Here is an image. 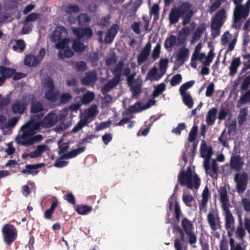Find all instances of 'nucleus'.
Returning <instances> with one entry per match:
<instances>
[{
	"instance_id": "obj_1",
	"label": "nucleus",
	"mask_w": 250,
	"mask_h": 250,
	"mask_svg": "<svg viewBox=\"0 0 250 250\" xmlns=\"http://www.w3.org/2000/svg\"><path fill=\"white\" fill-rule=\"evenodd\" d=\"M192 4L188 1H183L177 6L172 7L169 13L168 20L170 24L178 22L182 19V25L186 26L190 21L194 12L192 8Z\"/></svg>"
},
{
	"instance_id": "obj_2",
	"label": "nucleus",
	"mask_w": 250,
	"mask_h": 250,
	"mask_svg": "<svg viewBox=\"0 0 250 250\" xmlns=\"http://www.w3.org/2000/svg\"><path fill=\"white\" fill-rule=\"evenodd\" d=\"M201 156L205 159L204 167L206 173L209 175L212 179H216L218 178V166L215 160L211 161V165L210 160L213 154L211 146H208L205 140H202L200 147Z\"/></svg>"
},
{
	"instance_id": "obj_3",
	"label": "nucleus",
	"mask_w": 250,
	"mask_h": 250,
	"mask_svg": "<svg viewBox=\"0 0 250 250\" xmlns=\"http://www.w3.org/2000/svg\"><path fill=\"white\" fill-rule=\"evenodd\" d=\"M178 182L182 186H186L190 189H197L199 188L201 180L198 175L194 173L192 174L191 168L187 167L186 171L181 170L178 174Z\"/></svg>"
},
{
	"instance_id": "obj_4",
	"label": "nucleus",
	"mask_w": 250,
	"mask_h": 250,
	"mask_svg": "<svg viewBox=\"0 0 250 250\" xmlns=\"http://www.w3.org/2000/svg\"><path fill=\"white\" fill-rule=\"evenodd\" d=\"M124 66L123 61H119L114 68L111 70L114 77L109 80L104 86V92H108L111 89L116 87L121 81L122 73Z\"/></svg>"
},
{
	"instance_id": "obj_5",
	"label": "nucleus",
	"mask_w": 250,
	"mask_h": 250,
	"mask_svg": "<svg viewBox=\"0 0 250 250\" xmlns=\"http://www.w3.org/2000/svg\"><path fill=\"white\" fill-rule=\"evenodd\" d=\"M2 232L3 241L7 246H10L17 238V230L13 225H5L2 229Z\"/></svg>"
},
{
	"instance_id": "obj_6",
	"label": "nucleus",
	"mask_w": 250,
	"mask_h": 250,
	"mask_svg": "<svg viewBox=\"0 0 250 250\" xmlns=\"http://www.w3.org/2000/svg\"><path fill=\"white\" fill-rule=\"evenodd\" d=\"M181 226L183 230L188 236L189 244H195L197 242V236L193 231L194 226L192 222L187 217H184L181 221Z\"/></svg>"
},
{
	"instance_id": "obj_7",
	"label": "nucleus",
	"mask_w": 250,
	"mask_h": 250,
	"mask_svg": "<svg viewBox=\"0 0 250 250\" xmlns=\"http://www.w3.org/2000/svg\"><path fill=\"white\" fill-rule=\"evenodd\" d=\"M44 86L46 88L44 98L48 101L54 103L57 101L59 95L58 90H55L54 82L51 78H48L44 83Z\"/></svg>"
},
{
	"instance_id": "obj_8",
	"label": "nucleus",
	"mask_w": 250,
	"mask_h": 250,
	"mask_svg": "<svg viewBox=\"0 0 250 250\" xmlns=\"http://www.w3.org/2000/svg\"><path fill=\"white\" fill-rule=\"evenodd\" d=\"M235 5V7L233 12L234 21L236 22L239 21L242 19H246L250 11L249 1H247L244 5L241 3Z\"/></svg>"
},
{
	"instance_id": "obj_9",
	"label": "nucleus",
	"mask_w": 250,
	"mask_h": 250,
	"mask_svg": "<svg viewBox=\"0 0 250 250\" xmlns=\"http://www.w3.org/2000/svg\"><path fill=\"white\" fill-rule=\"evenodd\" d=\"M248 180V174L246 172L235 173L234 181L236 183V189L239 193H243L246 189Z\"/></svg>"
},
{
	"instance_id": "obj_10",
	"label": "nucleus",
	"mask_w": 250,
	"mask_h": 250,
	"mask_svg": "<svg viewBox=\"0 0 250 250\" xmlns=\"http://www.w3.org/2000/svg\"><path fill=\"white\" fill-rule=\"evenodd\" d=\"M72 31L78 39H82L83 41H88L93 35V31L90 27H73Z\"/></svg>"
},
{
	"instance_id": "obj_11",
	"label": "nucleus",
	"mask_w": 250,
	"mask_h": 250,
	"mask_svg": "<svg viewBox=\"0 0 250 250\" xmlns=\"http://www.w3.org/2000/svg\"><path fill=\"white\" fill-rule=\"evenodd\" d=\"M60 120L58 116L54 112L48 113L42 120L43 127L49 128L53 126Z\"/></svg>"
},
{
	"instance_id": "obj_12",
	"label": "nucleus",
	"mask_w": 250,
	"mask_h": 250,
	"mask_svg": "<svg viewBox=\"0 0 250 250\" xmlns=\"http://www.w3.org/2000/svg\"><path fill=\"white\" fill-rule=\"evenodd\" d=\"M244 162L242 158L239 155H232L229 161L230 168L237 173L242 169Z\"/></svg>"
},
{
	"instance_id": "obj_13",
	"label": "nucleus",
	"mask_w": 250,
	"mask_h": 250,
	"mask_svg": "<svg viewBox=\"0 0 250 250\" xmlns=\"http://www.w3.org/2000/svg\"><path fill=\"white\" fill-rule=\"evenodd\" d=\"M15 72V69L5 66L0 65V86H1L7 79L12 77Z\"/></svg>"
},
{
	"instance_id": "obj_14",
	"label": "nucleus",
	"mask_w": 250,
	"mask_h": 250,
	"mask_svg": "<svg viewBox=\"0 0 250 250\" xmlns=\"http://www.w3.org/2000/svg\"><path fill=\"white\" fill-rule=\"evenodd\" d=\"M227 18L226 11L224 8L218 10L212 19L211 24L216 26H222Z\"/></svg>"
},
{
	"instance_id": "obj_15",
	"label": "nucleus",
	"mask_w": 250,
	"mask_h": 250,
	"mask_svg": "<svg viewBox=\"0 0 250 250\" xmlns=\"http://www.w3.org/2000/svg\"><path fill=\"white\" fill-rule=\"evenodd\" d=\"M207 221L211 229L214 231L221 227L220 217L217 215L215 216L211 212L208 213Z\"/></svg>"
},
{
	"instance_id": "obj_16",
	"label": "nucleus",
	"mask_w": 250,
	"mask_h": 250,
	"mask_svg": "<svg viewBox=\"0 0 250 250\" xmlns=\"http://www.w3.org/2000/svg\"><path fill=\"white\" fill-rule=\"evenodd\" d=\"M44 166L45 164L43 163L34 165L27 164L25 166L26 169H23L21 170V173L23 174H31L35 176L39 172L38 169L44 167Z\"/></svg>"
},
{
	"instance_id": "obj_17",
	"label": "nucleus",
	"mask_w": 250,
	"mask_h": 250,
	"mask_svg": "<svg viewBox=\"0 0 250 250\" xmlns=\"http://www.w3.org/2000/svg\"><path fill=\"white\" fill-rule=\"evenodd\" d=\"M151 47V43L149 42H147L140 53L138 55L137 62L139 64H141L147 59L150 55Z\"/></svg>"
},
{
	"instance_id": "obj_18",
	"label": "nucleus",
	"mask_w": 250,
	"mask_h": 250,
	"mask_svg": "<svg viewBox=\"0 0 250 250\" xmlns=\"http://www.w3.org/2000/svg\"><path fill=\"white\" fill-rule=\"evenodd\" d=\"M164 75V72H161L156 66L151 68L146 76V80H150L151 82L157 81Z\"/></svg>"
},
{
	"instance_id": "obj_19",
	"label": "nucleus",
	"mask_w": 250,
	"mask_h": 250,
	"mask_svg": "<svg viewBox=\"0 0 250 250\" xmlns=\"http://www.w3.org/2000/svg\"><path fill=\"white\" fill-rule=\"evenodd\" d=\"M20 130L22 131V133L17 137V143L22 146H30V145H24L23 143L26 142L28 139H30L32 137V135H34L35 132H32V131L28 129H21V127Z\"/></svg>"
},
{
	"instance_id": "obj_20",
	"label": "nucleus",
	"mask_w": 250,
	"mask_h": 250,
	"mask_svg": "<svg viewBox=\"0 0 250 250\" xmlns=\"http://www.w3.org/2000/svg\"><path fill=\"white\" fill-rule=\"evenodd\" d=\"M67 29L62 26H59L56 27L53 32L51 39L52 41L56 42L61 40L63 37L67 35Z\"/></svg>"
},
{
	"instance_id": "obj_21",
	"label": "nucleus",
	"mask_w": 250,
	"mask_h": 250,
	"mask_svg": "<svg viewBox=\"0 0 250 250\" xmlns=\"http://www.w3.org/2000/svg\"><path fill=\"white\" fill-rule=\"evenodd\" d=\"M41 127H43L42 121L37 122L34 119H31L26 124L21 126V129H28L32 131V132H35L36 130H39Z\"/></svg>"
},
{
	"instance_id": "obj_22",
	"label": "nucleus",
	"mask_w": 250,
	"mask_h": 250,
	"mask_svg": "<svg viewBox=\"0 0 250 250\" xmlns=\"http://www.w3.org/2000/svg\"><path fill=\"white\" fill-rule=\"evenodd\" d=\"M210 196L209 190L207 187H206L202 194V200L199 203V210L200 212H206L207 211V204Z\"/></svg>"
},
{
	"instance_id": "obj_23",
	"label": "nucleus",
	"mask_w": 250,
	"mask_h": 250,
	"mask_svg": "<svg viewBox=\"0 0 250 250\" xmlns=\"http://www.w3.org/2000/svg\"><path fill=\"white\" fill-rule=\"evenodd\" d=\"M226 211L225 228L228 231L234 230V218L229 208L224 209Z\"/></svg>"
},
{
	"instance_id": "obj_24",
	"label": "nucleus",
	"mask_w": 250,
	"mask_h": 250,
	"mask_svg": "<svg viewBox=\"0 0 250 250\" xmlns=\"http://www.w3.org/2000/svg\"><path fill=\"white\" fill-rule=\"evenodd\" d=\"M219 193L220 194V200L222 204V208L223 209L228 208V205L229 204V200L226 188L225 187H221Z\"/></svg>"
},
{
	"instance_id": "obj_25",
	"label": "nucleus",
	"mask_w": 250,
	"mask_h": 250,
	"mask_svg": "<svg viewBox=\"0 0 250 250\" xmlns=\"http://www.w3.org/2000/svg\"><path fill=\"white\" fill-rule=\"evenodd\" d=\"M27 105V103L21 102L20 101H17L12 106V111L15 114H21L25 110Z\"/></svg>"
},
{
	"instance_id": "obj_26",
	"label": "nucleus",
	"mask_w": 250,
	"mask_h": 250,
	"mask_svg": "<svg viewBox=\"0 0 250 250\" xmlns=\"http://www.w3.org/2000/svg\"><path fill=\"white\" fill-rule=\"evenodd\" d=\"M59 202L55 197L51 199V204L50 208L46 210L44 213V217L46 219H51L52 215L54 212L55 208L58 206Z\"/></svg>"
},
{
	"instance_id": "obj_27",
	"label": "nucleus",
	"mask_w": 250,
	"mask_h": 250,
	"mask_svg": "<svg viewBox=\"0 0 250 250\" xmlns=\"http://www.w3.org/2000/svg\"><path fill=\"white\" fill-rule=\"evenodd\" d=\"M85 149V146L79 147L73 149L68 153H65L62 155L60 159H70L76 157L79 154L83 152Z\"/></svg>"
},
{
	"instance_id": "obj_28",
	"label": "nucleus",
	"mask_w": 250,
	"mask_h": 250,
	"mask_svg": "<svg viewBox=\"0 0 250 250\" xmlns=\"http://www.w3.org/2000/svg\"><path fill=\"white\" fill-rule=\"evenodd\" d=\"M241 63V62L240 57L235 58L232 60L229 67V75L234 76L235 74H236L237 69L240 66Z\"/></svg>"
},
{
	"instance_id": "obj_29",
	"label": "nucleus",
	"mask_w": 250,
	"mask_h": 250,
	"mask_svg": "<svg viewBox=\"0 0 250 250\" xmlns=\"http://www.w3.org/2000/svg\"><path fill=\"white\" fill-rule=\"evenodd\" d=\"M206 30V26L205 23L203 22L200 24L193 34L191 39L192 42L199 40Z\"/></svg>"
},
{
	"instance_id": "obj_30",
	"label": "nucleus",
	"mask_w": 250,
	"mask_h": 250,
	"mask_svg": "<svg viewBox=\"0 0 250 250\" xmlns=\"http://www.w3.org/2000/svg\"><path fill=\"white\" fill-rule=\"evenodd\" d=\"M217 112V109L215 107H213L208 111L206 116V122L208 125H211L214 123Z\"/></svg>"
},
{
	"instance_id": "obj_31",
	"label": "nucleus",
	"mask_w": 250,
	"mask_h": 250,
	"mask_svg": "<svg viewBox=\"0 0 250 250\" xmlns=\"http://www.w3.org/2000/svg\"><path fill=\"white\" fill-rule=\"evenodd\" d=\"M97 75L94 72H90L87 73L85 77L82 80V83L84 85H88L95 82L97 80Z\"/></svg>"
},
{
	"instance_id": "obj_32",
	"label": "nucleus",
	"mask_w": 250,
	"mask_h": 250,
	"mask_svg": "<svg viewBox=\"0 0 250 250\" xmlns=\"http://www.w3.org/2000/svg\"><path fill=\"white\" fill-rule=\"evenodd\" d=\"M189 51L186 48H181L180 49L176 57L177 62H181L183 63L188 57Z\"/></svg>"
},
{
	"instance_id": "obj_33",
	"label": "nucleus",
	"mask_w": 250,
	"mask_h": 250,
	"mask_svg": "<svg viewBox=\"0 0 250 250\" xmlns=\"http://www.w3.org/2000/svg\"><path fill=\"white\" fill-rule=\"evenodd\" d=\"M86 46L79 41V39H74L72 45V49L76 52L82 53L84 51Z\"/></svg>"
},
{
	"instance_id": "obj_34",
	"label": "nucleus",
	"mask_w": 250,
	"mask_h": 250,
	"mask_svg": "<svg viewBox=\"0 0 250 250\" xmlns=\"http://www.w3.org/2000/svg\"><path fill=\"white\" fill-rule=\"evenodd\" d=\"M73 55L74 52L69 47H67L64 49L59 50L58 54V57L62 59L70 58Z\"/></svg>"
},
{
	"instance_id": "obj_35",
	"label": "nucleus",
	"mask_w": 250,
	"mask_h": 250,
	"mask_svg": "<svg viewBox=\"0 0 250 250\" xmlns=\"http://www.w3.org/2000/svg\"><path fill=\"white\" fill-rule=\"evenodd\" d=\"M177 42L176 37L174 35H171L167 37L165 42L164 46L166 49L172 48Z\"/></svg>"
},
{
	"instance_id": "obj_36",
	"label": "nucleus",
	"mask_w": 250,
	"mask_h": 250,
	"mask_svg": "<svg viewBox=\"0 0 250 250\" xmlns=\"http://www.w3.org/2000/svg\"><path fill=\"white\" fill-rule=\"evenodd\" d=\"M182 97L184 104L189 108H191L193 105L194 102L192 97L189 93L180 94Z\"/></svg>"
},
{
	"instance_id": "obj_37",
	"label": "nucleus",
	"mask_w": 250,
	"mask_h": 250,
	"mask_svg": "<svg viewBox=\"0 0 250 250\" xmlns=\"http://www.w3.org/2000/svg\"><path fill=\"white\" fill-rule=\"evenodd\" d=\"M129 87L132 93V98H138L142 92V83L132 85Z\"/></svg>"
},
{
	"instance_id": "obj_38",
	"label": "nucleus",
	"mask_w": 250,
	"mask_h": 250,
	"mask_svg": "<svg viewBox=\"0 0 250 250\" xmlns=\"http://www.w3.org/2000/svg\"><path fill=\"white\" fill-rule=\"evenodd\" d=\"M44 110L43 104L40 101H37L30 106V112L32 113H37Z\"/></svg>"
},
{
	"instance_id": "obj_39",
	"label": "nucleus",
	"mask_w": 250,
	"mask_h": 250,
	"mask_svg": "<svg viewBox=\"0 0 250 250\" xmlns=\"http://www.w3.org/2000/svg\"><path fill=\"white\" fill-rule=\"evenodd\" d=\"M90 19L85 13L81 14L78 17V23L81 26L87 25L89 23Z\"/></svg>"
},
{
	"instance_id": "obj_40",
	"label": "nucleus",
	"mask_w": 250,
	"mask_h": 250,
	"mask_svg": "<svg viewBox=\"0 0 250 250\" xmlns=\"http://www.w3.org/2000/svg\"><path fill=\"white\" fill-rule=\"evenodd\" d=\"M182 199L185 205L188 207H192L193 203H195V199L192 195L184 194Z\"/></svg>"
},
{
	"instance_id": "obj_41",
	"label": "nucleus",
	"mask_w": 250,
	"mask_h": 250,
	"mask_svg": "<svg viewBox=\"0 0 250 250\" xmlns=\"http://www.w3.org/2000/svg\"><path fill=\"white\" fill-rule=\"evenodd\" d=\"M95 98V94L92 92H89L85 94L81 98V102L83 104H87L92 102Z\"/></svg>"
},
{
	"instance_id": "obj_42",
	"label": "nucleus",
	"mask_w": 250,
	"mask_h": 250,
	"mask_svg": "<svg viewBox=\"0 0 250 250\" xmlns=\"http://www.w3.org/2000/svg\"><path fill=\"white\" fill-rule=\"evenodd\" d=\"M92 209L91 206L80 205L77 207L76 210L80 214H85L91 212Z\"/></svg>"
},
{
	"instance_id": "obj_43",
	"label": "nucleus",
	"mask_w": 250,
	"mask_h": 250,
	"mask_svg": "<svg viewBox=\"0 0 250 250\" xmlns=\"http://www.w3.org/2000/svg\"><path fill=\"white\" fill-rule=\"evenodd\" d=\"M166 89V84L165 83H162L158 84L155 87V89L153 92L152 96L154 98L158 97Z\"/></svg>"
},
{
	"instance_id": "obj_44",
	"label": "nucleus",
	"mask_w": 250,
	"mask_h": 250,
	"mask_svg": "<svg viewBox=\"0 0 250 250\" xmlns=\"http://www.w3.org/2000/svg\"><path fill=\"white\" fill-rule=\"evenodd\" d=\"M195 83L194 80L188 81L184 84H183L179 88L180 94H185L187 93L186 90L191 88Z\"/></svg>"
},
{
	"instance_id": "obj_45",
	"label": "nucleus",
	"mask_w": 250,
	"mask_h": 250,
	"mask_svg": "<svg viewBox=\"0 0 250 250\" xmlns=\"http://www.w3.org/2000/svg\"><path fill=\"white\" fill-rule=\"evenodd\" d=\"M198 127L197 125H194L191 129L188 137V141L189 142H194L196 138Z\"/></svg>"
},
{
	"instance_id": "obj_46",
	"label": "nucleus",
	"mask_w": 250,
	"mask_h": 250,
	"mask_svg": "<svg viewBox=\"0 0 250 250\" xmlns=\"http://www.w3.org/2000/svg\"><path fill=\"white\" fill-rule=\"evenodd\" d=\"M74 67L78 72H84L87 69L86 63L83 61L76 62Z\"/></svg>"
},
{
	"instance_id": "obj_47",
	"label": "nucleus",
	"mask_w": 250,
	"mask_h": 250,
	"mask_svg": "<svg viewBox=\"0 0 250 250\" xmlns=\"http://www.w3.org/2000/svg\"><path fill=\"white\" fill-rule=\"evenodd\" d=\"M43 139V137L41 134L38 135H32V137L30 139H28L26 142H24V145H31L36 142H40Z\"/></svg>"
},
{
	"instance_id": "obj_48",
	"label": "nucleus",
	"mask_w": 250,
	"mask_h": 250,
	"mask_svg": "<svg viewBox=\"0 0 250 250\" xmlns=\"http://www.w3.org/2000/svg\"><path fill=\"white\" fill-rule=\"evenodd\" d=\"M244 78L242 82L240 89L242 90L246 91L249 90L248 88L250 86V75H244Z\"/></svg>"
},
{
	"instance_id": "obj_49",
	"label": "nucleus",
	"mask_w": 250,
	"mask_h": 250,
	"mask_svg": "<svg viewBox=\"0 0 250 250\" xmlns=\"http://www.w3.org/2000/svg\"><path fill=\"white\" fill-rule=\"evenodd\" d=\"M97 113V106L96 105H91L87 110L86 113L87 118H94Z\"/></svg>"
},
{
	"instance_id": "obj_50",
	"label": "nucleus",
	"mask_w": 250,
	"mask_h": 250,
	"mask_svg": "<svg viewBox=\"0 0 250 250\" xmlns=\"http://www.w3.org/2000/svg\"><path fill=\"white\" fill-rule=\"evenodd\" d=\"M168 60L167 58H162L160 59L159 64V70L161 72H164V74L166 72V70L167 67V64Z\"/></svg>"
},
{
	"instance_id": "obj_51",
	"label": "nucleus",
	"mask_w": 250,
	"mask_h": 250,
	"mask_svg": "<svg viewBox=\"0 0 250 250\" xmlns=\"http://www.w3.org/2000/svg\"><path fill=\"white\" fill-rule=\"evenodd\" d=\"M239 102L242 104H246L250 102V88L240 97Z\"/></svg>"
},
{
	"instance_id": "obj_52",
	"label": "nucleus",
	"mask_w": 250,
	"mask_h": 250,
	"mask_svg": "<svg viewBox=\"0 0 250 250\" xmlns=\"http://www.w3.org/2000/svg\"><path fill=\"white\" fill-rule=\"evenodd\" d=\"M16 45H14L13 46V49L14 50L16 51L18 49H20L21 52L24 51L25 48V44L23 40L19 39L16 41Z\"/></svg>"
},
{
	"instance_id": "obj_53",
	"label": "nucleus",
	"mask_w": 250,
	"mask_h": 250,
	"mask_svg": "<svg viewBox=\"0 0 250 250\" xmlns=\"http://www.w3.org/2000/svg\"><path fill=\"white\" fill-rule=\"evenodd\" d=\"M247 116V110L241 109L238 117V122L239 125H242L243 124L245 121L246 120Z\"/></svg>"
},
{
	"instance_id": "obj_54",
	"label": "nucleus",
	"mask_w": 250,
	"mask_h": 250,
	"mask_svg": "<svg viewBox=\"0 0 250 250\" xmlns=\"http://www.w3.org/2000/svg\"><path fill=\"white\" fill-rule=\"evenodd\" d=\"M161 45L160 43L158 42L154 47L151 55V57L154 60H156L159 57L161 51Z\"/></svg>"
},
{
	"instance_id": "obj_55",
	"label": "nucleus",
	"mask_w": 250,
	"mask_h": 250,
	"mask_svg": "<svg viewBox=\"0 0 250 250\" xmlns=\"http://www.w3.org/2000/svg\"><path fill=\"white\" fill-rule=\"evenodd\" d=\"M214 56L215 54L213 52V48H212L209 50L208 56H206V61L204 62V64L205 65H209L212 62Z\"/></svg>"
},
{
	"instance_id": "obj_56",
	"label": "nucleus",
	"mask_w": 250,
	"mask_h": 250,
	"mask_svg": "<svg viewBox=\"0 0 250 250\" xmlns=\"http://www.w3.org/2000/svg\"><path fill=\"white\" fill-rule=\"evenodd\" d=\"M222 26L217 27L215 25L211 24V36L213 39H215L216 37H218L220 34V29Z\"/></svg>"
},
{
	"instance_id": "obj_57",
	"label": "nucleus",
	"mask_w": 250,
	"mask_h": 250,
	"mask_svg": "<svg viewBox=\"0 0 250 250\" xmlns=\"http://www.w3.org/2000/svg\"><path fill=\"white\" fill-rule=\"evenodd\" d=\"M72 98V96L69 93H64L61 95L60 99V102L61 104H65L68 103Z\"/></svg>"
},
{
	"instance_id": "obj_58",
	"label": "nucleus",
	"mask_w": 250,
	"mask_h": 250,
	"mask_svg": "<svg viewBox=\"0 0 250 250\" xmlns=\"http://www.w3.org/2000/svg\"><path fill=\"white\" fill-rule=\"evenodd\" d=\"M40 15L38 13H31L25 17L24 23L34 21L40 17Z\"/></svg>"
},
{
	"instance_id": "obj_59",
	"label": "nucleus",
	"mask_w": 250,
	"mask_h": 250,
	"mask_svg": "<svg viewBox=\"0 0 250 250\" xmlns=\"http://www.w3.org/2000/svg\"><path fill=\"white\" fill-rule=\"evenodd\" d=\"M87 124V119H84L81 120L77 125H76L72 129V132L76 133L80 129H81L83 126L86 125Z\"/></svg>"
},
{
	"instance_id": "obj_60",
	"label": "nucleus",
	"mask_w": 250,
	"mask_h": 250,
	"mask_svg": "<svg viewBox=\"0 0 250 250\" xmlns=\"http://www.w3.org/2000/svg\"><path fill=\"white\" fill-rule=\"evenodd\" d=\"M225 1L226 0H215L209 6V12L212 13L216 11L220 7L222 2H225Z\"/></svg>"
},
{
	"instance_id": "obj_61",
	"label": "nucleus",
	"mask_w": 250,
	"mask_h": 250,
	"mask_svg": "<svg viewBox=\"0 0 250 250\" xmlns=\"http://www.w3.org/2000/svg\"><path fill=\"white\" fill-rule=\"evenodd\" d=\"M111 19V15L107 14L106 16H103L99 21V24L103 27H106L109 24V21Z\"/></svg>"
},
{
	"instance_id": "obj_62",
	"label": "nucleus",
	"mask_w": 250,
	"mask_h": 250,
	"mask_svg": "<svg viewBox=\"0 0 250 250\" xmlns=\"http://www.w3.org/2000/svg\"><path fill=\"white\" fill-rule=\"evenodd\" d=\"M79 7L77 5H69L65 8V12L67 14L78 13L79 11Z\"/></svg>"
},
{
	"instance_id": "obj_63",
	"label": "nucleus",
	"mask_w": 250,
	"mask_h": 250,
	"mask_svg": "<svg viewBox=\"0 0 250 250\" xmlns=\"http://www.w3.org/2000/svg\"><path fill=\"white\" fill-rule=\"evenodd\" d=\"M186 127V125L184 123H179L176 128H173L171 132L177 135H180L181 131L184 130Z\"/></svg>"
},
{
	"instance_id": "obj_64",
	"label": "nucleus",
	"mask_w": 250,
	"mask_h": 250,
	"mask_svg": "<svg viewBox=\"0 0 250 250\" xmlns=\"http://www.w3.org/2000/svg\"><path fill=\"white\" fill-rule=\"evenodd\" d=\"M242 204L245 211L247 212L250 211V198H242Z\"/></svg>"
}]
</instances>
